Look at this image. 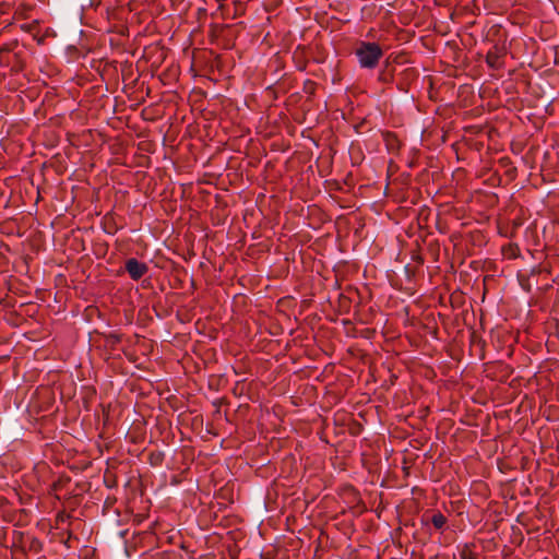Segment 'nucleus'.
<instances>
[{
  "instance_id": "obj_1",
  "label": "nucleus",
  "mask_w": 559,
  "mask_h": 559,
  "mask_svg": "<svg viewBox=\"0 0 559 559\" xmlns=\"http://www.w3.org/2000/svg\"><path fill=\"white\" fill-rule=\"evenodd\" d=\"M355 56L362 69H374L383 57V50L378 43L359 41L355 48Z\"/></svg>"
},
{
  "instance_id": "obj_2",
  "label": "nucleus",
  "mask_w": 559,
  "mask_h": 559,
  "mask_svg": "<svg viewBox=\"0 0 559 559\" xmlns=\"http://www.w3.org/2000/svg\"><path fill=\"white\" fill-rule=\"evenodd\" d=\"M126 271L133 281H139L147 272L148 266L146 263L139 261L135 258H130L124 263Z\"/></svg>"
},
{
  "instance_id": "obj_3",
  "label": "nucleus",
  "mask_w": 559,
  "mask_h": 559,
  "mask_svg": "<svg viewBox=\"0 0 559 559\" xmlns=\"http://www.w3.org/2000/svg\"><path fill=\"white\" fill-rule=\"evenodd\" d=\"M420 522L423 525L432 524L436 530L443 531L448 523V519L440 511H426Z\"/></svg>"
},
{
  "instance_id": "obj_4",
  "label": "nucleus",
  "mask_w": 559,
  "mask_h": 559,
  "mask_svg": "<svg viewBox=\"0 0 559 559\" xmlns=\"http://www.w3.org/2000/svg\"><path fill=\"white\" fill-rule=\"evenodd\" d=\"M500 57L501 55L499 49L497 47H493L486 55V63L491 69H499L501 68Z\"/></svg>"
},
{
  "instance_id": "obj_5",
  "label": "nucleus",
  "mask_w": 559,
  "mask_h": 559,
  "mask_svg": "<svg viewBox=\"0 0 559 559\" xmlns=\"http://www.w3.org/2000/svg\"><path fill=\"white\" fill-rule=\"evenodd\" d=\"M383 140H384V143L386 145V148L390 151V152H395L400 148V141L397 139V136L392 133V132H384L383 133Z\"/></svg>"
},
{
  "instance_id": "obj_6",
  "label": "nucleus",
  "mask_w": 559,
  "mask_h": 559,
  "mask_svg": "<svg viewBox=\"0 0 559 559\" xmlns=\"http://www.w3.org/2000/svg\"><path fill=\"white\" fill-rule=\"evenodd\" d=\"M165 460V454L162 451H152L148 453V463L152 466H160Z\"/></svg>"
},
{
  "instance_id": "obj_7",
  "label": "nucleus",
  "mask_w": 559,
  "mask_h": 559,
  "mask_svg": "<svg viewBox=\"0 0 559 559\" xmlns=\"http://www.w3.org/2000/svg\"><path fill=\"white\" fill-rule=\"evenodd\" d=\"M388 67L389 66L385 64V67L378 74V81L383 84L391 83L394 78L393 71L389 70Z\"/></svg>"
},
{
  "instance_id": "obj_8",
  "label": "nucleus",
  "mask_w": 559,
  "mask_h": 559,
  "mask_svg": "<svg viewBox=\"0 0 559 559\" xmlns=\"http://www.w3.org/2000/svg\"><path fill=\"white\" fill-rule=\"evenodd\" d=\"M104 224H105V231H106L107 234H111V235H112V234L117 233L118 227H117V225L114 223V217H112V215H106V216L104 217Z\"/></svg>"
},
{
  "instance_id": "obj_9",
  "label": "nucleus",
  "mask_w": 559,
  "mask_h": 559,
  "mask_svg": "<svg viewBox=\"0 0 559 559\" xmlns=\"http://www.w3.org/2000/svg\"><path fill=\"white\" fill-rule=\"evenodd\" d=\"M27 549L38 554L43 550V543L37 537H31L28 538Z\"/></svg>"
},
{
  "instance_id": "obj_10",
  "label": "nucleus",
  "mask_w": 559,
  "mask_h": 559,
  "mask_svg": "<svg viewBox=\"0 0 559 559\" xmlns=\"http://www.w3.org/2000/svg\"><path fill=\"white\" fill-rule=\"evenodd\" d=\"M473 544H465L460 550L461 559H472L476 555L472 551Z\"/></svg>"
},
{
  "instance_id": "obj_11",
  "label": "nucleus",
  "mask_w": 559,
  "mask_h": 559,
  "mask_svg": "<svg viewBox=\"0 0 559 559\" xmlns=\"http://www.w3.org/2000/svg\"><path fill=\"white\" fill-rule=\"evenodd\" d=\"M17 47V43L13 41L10 44H4L0 46V61L3 62V55H8L9 52L13 51L14 48Z\"/></svg>"
},
{
  "instance_id": "obj_12",
  "label": "nucleus",
  "mask_w": 559,
  "mask_h": 559,
  "mask_svg": "<svg viewBox=\"0 0 559 559\" xmlns=\"http://www.w3.org/2000/svg\"><path fill=\"white\" fill-rule=\"evenodd\" d=\"M317 90V83L311 80H306L304 83L302 91L308 95H314Z\"/></svg>"
},
{
  "instance_id": "obj_13",
  "label": "nucleus",
  "mask_w": 559,
  "mask_h": 559,
  "mask_svg": "<svg viewBox=\"0 0 559 559\" xmlns=\"http://www.w3.org/2000/svg\"><path fill=\"white\" fill-rule=\"evenodd\" d=\"M235 5H236V12H241V13L243 12L245 7L241 1H235Z\"/></svg>"
},
{
  "instance_id": "obj_14",
  "label": "nucleus",
  "mask_w": 559,
  "mask_h": 559,
  "mask_svg": "<svg viewBox=\"0 0 559 559\" xmlns=\"http://www.w3.org/2000/svg\"><path fill=\"white\" fill-rule=\"evenodd\" d=\"M110 338H112L114 343H117L120 341L119 336H117V335H110Z\"/></svg>"
},
{
  "instance_id": "obj_15",
  "label": "nucleus",
  "mask_w": 559,
  "mask_h": 559,
  "mask_svg": "<svg viewBox=\"0 0 559 559\" xmlns=\"http://www.w3.org/2000/svg\"><path fill=\"white\" fill-rule=\"evenodd\" d=\"M222 404V400L221 401H215L214 402V405L217 407V413L219 412V405Z\"/></svg>"
},
{
  "instance_id": "obj_16",
  "label": "nucleus",
  "mask_w": 559,
  "mask_h": 559,
  "mask_svg": "<svg viewBox=\"0 0 559 559\" xmlns=\"http://www.w3.org/2000/svg\"><path fill=\"white\" fill-rule=\"evenodd\" d=\"M416 260H418V262L423 263V259L420 257H416Z\"/></svg>"
},
{
  "instance_id": "obj_17",
  "label": "nucleus",
  "mask_w": 559,
  "mask_h": 559,
  "mask_svg": "<svg viewBox=\"0 0 559 559\" xmlns=\"http://www.w3.org/2000/svg\"><path fill=\"white\" fill-rule=\"evenodd\" d=\"M416 260H418V262L423 263V259L420 257H416Z\"/></svg>"
},
{
  "instance_id": "obj_18",
  "label": "nucleus",
  "mask_w": 559,
  "mask_h": 559,
  "mask_svg": "<svg viewBox=\"0 0 559 559\" xmlns=\"http://www.w3.org/2000/svg\"><path fill=\"white\" fill-rule=\"evenodd\" d=\"M472 559H478L477 556L473 557Z\"/></svg>"
}]
</instances>
